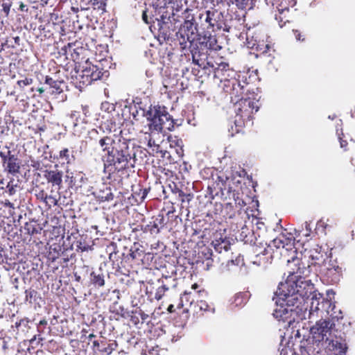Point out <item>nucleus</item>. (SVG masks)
Masks as SVG:
<instances>
[{
    "instance_id": "nucleus-1",
    "label": "nucleus",
    "mask_w": 355,
    "mask_h": 355,
    "mask_svg": "<svg viewBox=\"0 0 355 355\" xmlns=\"http://www.w3.org/2000/svg\"><path fill=\"white\" fill-rule=\"evenodd\" d=\"M110 130V125H107ZM98 144L105 153L104 171L108 174L107 179H114V174L130 168H134L137 158L135 144L131 140L123 137L122 131L119 134L103 135L100 137Z\"/></svg>"
},
{
    "instance_id": "nucleus-2",
    "label": "nucleus",
    "mask_w": 355,
    "mask_h": 355,
    "mask_svg": "<svg viewBox=\"0 0 355 355\" xmlns=\"http://www.w3.org/2000/svg\"><path fill=\"white\" fill-rule=\"evenodd\" d=\"M288 273L286 280L279 283L275 292L276 295L287 300L296 302L298 297H307L311 292V285L304 279L310 274L309 267H306L302 259L293 257L292 260H287Z\"/></svg>"
},
{
    "instance_id": "nucleus-3",
    "label": "nucleus",
    "mask_w": 355,
    "mask_h": 355,
    "mask_svg": "<svg viewBox=\"0 0 355 355\" xmlns=\"http://www.w3.org/2000/svg\"><path fill=\"white\" fill-rule=\"evenodd\" d=\"M214 78L220 80L223 92L230 96L232 103L249 97L250 84L245 81L243 74L230 68L228 63L221 62L214 69Z\"/></svg>"
},
{
    "instance_id": "nucleus-4",
    "label": "nucleus",
    "mask_w": 355,
    "mask_h": 355,
    "mask_svg": "<svg viewBox=\"0 0 355 355\" xmlns=\"http://www.w3.org/2000/svg\"><path fill=\"white\" fill-rule=\"evenodd\" d=\"M234 104L235 105L236 112L234 121L235 130L233 129V126L231 128L232 132L234 131L236 133H239L242 131L245 126L253 125V115L259 110V107L257 105L258 101L250 96Z\"/></svg>"
},
{
    "instance_id": "nucleus-5",
    "label": "nucleus",
    "mask_w": 355,
    "mask_h": 355,
    "mask_svg": "<svg viewBox=\"0 0 355 355\" xmlns=\"http://www.w3.org/2000/svg\"><path fill=\"white\" fill-rule=\"evenodd\" d=\"M144 116L148 121H150V129L151 130L162 132L173 131L175 129L176 123L164 105H150L145 112Z\"/></svg>"
},
{
    "instance_id": "nucleus-6",
    "label": "nucleus",
    "mask_w": 355,
    "mask_h": 355,
    "mask_svg": "<svg viewBox=\"0 0 355 355\" xmlns=\"http://www.w3.org/2000/svg\"><path fill=\"white\" fill-rule=\"evenodd\" d=\"M198 18L200 26L206 29L205 31L216 32L224 29L225 26L223 12L217 9L211 8L202 11Z\"/></svg>"
},
{
    "instance_id": "nucleus-7",
    "label": "nucleus",
    "mask_w": 355,
    "mask_h": 355,
    "mask_svg": "<svg viewBox=\"0 0 355 355\" xmlns=\"http://www.w3.org/2000/svg\"><path fill=\"white\" fill-rule=\"evenodd\" d=\"M315 273L319 274L324 284L333 285L340 282L343 270L336 260L329 259L328 262L323 265L321 268H316Z\"/></svg>"
},
{
    "instance_id": "nucleus-8",
    "label": "nucleus",
    "mask_w": 355,
    "mask_h": 355,
    "mask_svg": "<svg viewBox=\"0 0 355 355\" xmlns=\"http://www.w3.org/2000/svg\"><path fill=\"white\" fill-rule=\"evenodd\" d=\"M103 75V69L87 60L83 66L80 73L76 76V84L79 87L88 86L94 81L100 80Z\"/></svg>"
},
{
    "instance_id": "nucleus-9",
    "label": "nucleus",
    "mask_w": 355,
    "mask_h": 355,
    "mask_svg": "<svg viewBox=\"0 0 355 355\" xmlns=\"http://www.w3.org/2000/svg\"><path fill=\"white\" fill-rule=\"evenodd\" d=\"M89 343H92V349L95 355H110L118 347L116 341L103 336L97 337L94 334L88 336Z\"/></svg>"
},
{
    "instance_id": "nucleus-10",
    "label": "nucleus",
    "mask_w": 355,
    "mask_h": 355,
    "mask_svg": "<svg viewBox=\"0 0 355 355\" xmlns=\"http://www.w3.org/2000/svg\"><path fill=\"white\" fill-rule=\"evenodd\" d=\"M307 254L309 259L311 260L309 263L306 264V262H309V261L306 260V254L304 255V258L302 257L301 259L305 262L306 267H309L310 272L314 268L315 272H316V268H321L329 261L327 252L322 250V248L318 245L310 249Z\"/></svg>"
},
{
    "instance_id": "nucleus-11",
    "label": "nucleus",
    "mask_w": 355,
    "mask_h": 355,
    "mask_svg": "<svg viewBox=\"0 0 355 355\" xmlns=\"http://www.w3.org/2000/svg\"><path fill=\"white\" fill-rule=\"evenodd\" d=\"M198 36H199L198 23H183L177 33V37L182 50L186 49L187 42L192 45Z\"/></svg>"
},
{
    "instance_id": "nucleus-12",
    "label": "nucleus",
    "mask_w": 355,
    "mask_h": 355,
    "mask_svg": "<svg viewBox=\"0 0 355 355\" xmlns=\"http://www.w3.org/2000/svg\"><path fill=\"white\" fill-rule=\"evenodd\" d=\"M325 343L327 348L336 355H345L347 352L346 336L342 331L334 330L331 336L327 337Z\"/></svg>"
},
{
    "instance_id": "nucleus-13",
    "label": "nucleus",
    "mask_w": 355,
    "mask_h": 355,
    "mask_svg": "<svg viewBox=\"0 0 355 355\" xmlns=\"http://www.w3.org/2000/svg\"><path fill=\"white\" fill-rule=\"evenodd\" d=\"M335 324L330 320L321 319L316 322L315 324L311 328V334L313 340L315 343H320L326 340L327 337L331 336L334 333Z\"/></svg>"
},
{
    "instance_id": "nucleus-14",
    "label": "nucleus",
    "mask_w": 355,
    "mask_h": 355,
    "mask_svg": "<svg viewBox=\"0 0 355 355\" xmlns=\"http://www.w3.org/2000/svg\"><path fill=\"white\" fill-rule=\"evenodd\" d=\"M1 164L5 172L13 175L20 171V160L17 155L12 153L9 147L6 146L3 150L0 151Z\"/></svg>"
},
{
    "instance_id": "nucleus-15",
    "label": "nucleus",
    "mask_w": 355,
    "mask_h": 355,
    "mask_svg": "<svg viewBox=\"0 0 355 355\" xmlns=\"http://www.w3.org/2000/svg\"><path fill=\"white\" fill-rule=\"evenodd\" d=\"M279 300L282 301V302L279 304L277 302V308L274 310L272 315L279 321H283L288 324H291L295 320L293 317V309L292 307L295 305V302L294 301H291L288 303L287 300H284L280 297H279Z\"/></svg>"
},
{
    "instance_id": "nucleus-16",
    "label": "nucleus",
    "mask_w": 355,
    "mask_h": 355,
    "mask_svg": "<svg viewBox=\"0 0 355 355\" xmlns=\"http://www.w3.org/2000/svg\"><path fill=\"white\" fill-rule=\"evenodd\" d=\"M272 247L277 249H285L286 251L291 252L293 255L289 259L292 260L293 257H297V250L295 248V239L293 237H287L284 234H281L278 237L275 238L272 241L271 244L268 245V248Z\"/></svg>"
},
{
    "instance_id": "nucleus-17",
    "label": "nucleus",
    "mask_w": 355,
    "mask_h": 355,
    "mask_svg": "<svg viewBox=\"0 0 355 355\" xmlns=\"http://www.w3.org/2000/svg\"><path fill=\"white\" fill-rule=\"evenodd\" d=\"M211 245L215 250L219 253H221L223 250L227 252L230 250L231 244L229 238L226 235L225 230H223V232L220 230L216 231L213 234Z\"/></svg>"
},
{
    "instance_id": "nucleus-18",
    "label": "nucleus",
    "mask_w": 355,
    "mask_h": 355,
    "mask_svg": "<svg viewBox=\"0 0 355 355\" xmlns=\"http://www.w3.org/2000/svg\"><path fill=\"white\" fill-rule=\"evenodd\" d=\"M166 225L164 216L162 214L153 218V220L146 225H140V230L144 232H150L151 234H158Z\"/></svg>"
},
{
    "instance_id": "nucleus-19",
    "label": "nucleus",
    "mask_w": 355,
    "mask_h": 355,
    "mask_svg": "<svg viewBox=\"0 0 355 355\" xmlns=\"http://www.w3.org/2000/svg\"><path fill=\"white\" fill-rule=\"evenodd\" d=\"M58 165H55V169L44 171L43 176L46 182L52 187H58L60 189L62 184L63 172L57 168Z\"/></svg>"
},
{
    "instance_id": "nucleus-20",
    "label": "nucleus",
    "mask_w": 355,
    "mask_h": 355,
    "mask_svg": "<svg viewBox=\"0 0 355 355\" xmlns=\"http://www.w3.org/2000/svg\"><path fill=\"white\" fill-rule=\"evenodd\" d=\"M196 46H193V44L190 46L192 60L194 64L202 67L204 65L205 60L207 58V49H202V46L199 48L196 44Z\"/></svg>"
},
{
    "instance_id": "nucleus-21",
    "label": "nucleus",
    "mask_w": 355,
    "mask_h": 355,
    "mask_svg": "<svg viewBox=\"0 0 355 355\" xmlns=\"http://www.w3.org/2000/svg\"><path fill=\"white\" fill-rule=\"evenodd\" d=\"M211 33V31H204L202 33V41L200 42V45L205 44V47L210 50L219 51L221 46L218 43L216 35H212Z\"/></svg>"
},
{
    "instance_id": "nucleus-22",
    "label": "nucleus",
    "mask_w": 355,
    "mask_h": 355,
    "mask_svg": "<svg viewBox=\"0 0 355 355\" xmlns=\"http://www.w3.org/2000/svg\"><path fill=\"white\" fill-rule=\"evenodd\" d=\"M271 248L267 247V248H264V250L260 252L257 254L252 260V263L258 266H266L268 263L271 262L272 259V255L270 252Z\"/></svg>"
},
{
    "instance_id": "nucleus-23",
    "label": "nucleus",
    "mask_w": 355,
    "mask_h": 355,
    "mask_svg": "<svg viewBox=\"0 0 355 355\" xmlns=\"http://www.w3.org/2000/svg\"><path fill=\"white\" fill-rule=\"evenodd\" d=\"M76 42H69L67 45L64 46L61 51H62V54L67 56L68 54L70 53L71 58L77 63L80 62V52L79 50L82 51L83 48H74Z\"/></svg>"
},
{
    "instance_id": "nucleus-24",
    "label": "nucleus",
    "mask_w": 355,
    "mask_h": 355,
    "mask_svg": "<svg viewBox=\"0 0 355 355\" xmlns=\"http://www.w3.org/2000/svg\"><path fill=\"white\" fill-rule=\"evenodd\" d=\"M55 159L59 161L61 165H71L75 160V156L70 153L69 150L67 148H64L60 150L58 155L54 157Z\"/></svg>"
},
{
    "instance_id": "nucleus-25",
    "label": "nucleus",
    "mask_w": 355,
    "mask_h": 355,
    "mask_svg": "<svg viewBox=\"0 0 355 355\" xmlns=\"http://www.w3.org/2000/svg\"><path fill=\"white\" fill-rule=\"evenodd\" d=\"M145 254L144 247L138 242H135L130 249L129 257L135 261H142Z\"/></svg>"
},
{
    "instance_id": "nucleus-26",
    "label": "nucleus",
    "mask_w": 355,
    "mask_h": 355,
    "mask_svg": "<svg viewBox=\"0 0 355 355\" xmlns=\"http://www.w3.org/2000/svg\"><path fill=\"white\" fill-rule=\"evenodd\" d=\"M150 188H143L140 184L133 186L132 189V196L137 202H142L148 195Z\"/></svg>"
},
{
    "instance_id": "nucleus-27",
    "label": "nucleus",
    "mask_w": 355,
    "mask_h": 355,
    "mask_svg": "<svg viewBox=\"0 0 355 355\" xmlns=\"http://www.w3.org/2000/svg\"><path fill=\"white\" fill-rule=\"evenodd\" d=\"M45 83L49 85L52 89V93L59 94L63 92L62 85L64 84L63 80H53L51 77L46 76Z\"/></svg>"
},
{
    "instance_id": "nucleus-28",
    "label": "nucleus",
    "mask_w": 355,
    "mask_h": 355,
    "mask_svg": "<svg viewBox=\"0 0 355 355\" xmlns=\"http://www.w3.org/2000/svg\"><path fill=\"white\" fill-rule=\"evenodd\" d=\"M63 248L59 243H53L49 247L47 258L51 261H55L63 253Z\"/></svg>"
},
{
    "instance_id": "nucleus-29",
    "label": "nucleus",
    "mask_w": 355,
    "mask_h": 355,
    "mask_svg": "<svg viewBox=\"0 0 355 355\" xmlns=\"http://www.w3.org/2000/svg\"><path fill=\"white\" fill-rule=\"evenodd\" d=\"M275 19L278 21L279 25L281 28L284 26L286 23H289L291 19V15H290V9L285 8L282 10H279V14L276 15Z\"/></svg>"
},
{
    "instance_id": "nucleus-30",
    "label": "nucleus",
    "mask_w": 355,
    "mask_h": 355,
    "mask_svg": "<svg viewBox=\"0 0 355 355\" xmlns=\"http://www.w3.org/2000/svg\"><path fill=\"white\" fill-rule=\"evenodd\" d=\"M226 1L227 4H235L239 10H250L254 6L253 0H223Z\"/></svg>"
},
{
    "instance_id": "nucleus-31",
    "label": "nucleus",
    "mask_w": 355,
    "mask_h": 355,
    "mask_svg": "<svg viewBox=\"0 0 355 355\" xmlns=\"http://www.w3.org/2000/svg\"><path fill=\"white\" fill-rule=\"evenodd\" d=\"M24 230L25 231V234L32 236L40 234L41 232L42 227H40L39 224L35 221L32 220L25 223Z\"/></svg>"
},
{
    "instance_id": "nucleus-32",
    "label": "nucleus",
    "mask_w": 355,
    "mask_h": 355,
    "mask_svg": "<svg viewBox=\"0 0 355 355\" xmlns=\"http://www.w3.org/2000/svg\"><path fill=\"white\" fill-rule=\"evenodd\" d=\"M248 298V295L245 293H236L232 304L235 307H243L247 303Z\"/></svg>"
},
{
    "instance_id": "nucleus-33",
    "label": "nucleus",
    "mask_w": 355,
    "mask_h": 355,
    "mask_svg": "<svg viewBox=\"0 0 355 355\" xmlns=\"http://www.w3.org/2000/svg\"><path fill=\"white\" fill-rule=\"evenodd\" d=\"M91 282L96 287H102L105 285L104 275L102 273L91 272Z\"/></svg>"
},
{
    "instance_id": "nucleus-34",
    "label": "nucleus",
    "mask_w": 355,
    "mask_h": 355,
    "mask_svg": "<svg viewBox=\"0 0 355 355\" xmlns=\"http://www.w3.org/2000/svg\"><path fill=\"white\" fill-rule=\"evenodd\" d=\"M236 207L232 202H227L224 205L223 211L225 216L229 218H232L236 216Z\"/></svg>"
},
{
    "instance_id": "nucleus-35",
    "label": "nucleus",
    "mask_w": 355,
    "mask_h": 355,
    "mask_svg": "<svg viewBox=\"0 0 355 355\" xmlns=\"http://www.w3.org/2000/svg\"><path fill=\"white\" fill-rule=\"evenodd\" d=\"M194 10L187 8L182 12V18L184 19L183 23H196L195 21V14L193 12Z\"/></svg>"
},
{
    "instance_id": "nucleus-36",
    "label": "nucleus",
    "mask_w": 355,
    "mask_h": 355,
    "mask_svg": "<svg viewBox=\"0 0 355 355\" xmlns=\"http://www.w3.org/2000/svg\"><path fill=\"white\" fill-rule=\"evenodd\" d=\"M168 287L166 284H162L159 287H158L156 290L155 298L159 301L160 300L163 296L165 295V293L168 291Z\"/></svg>"
},
{
    "instance_id": "nucleus-37",
    "label": "nucleus",
    "mask_w": 355,
    "mask_h": 355,
    "mask_svg": "<svg viewBox=\"0 0 355 355\" xmlns=\"http://www.w3.org/2000/svg\"><path fill=\"white\" fill-rule=\"evenodd\" d=\"M14 179L11 178L6 185L7 191L10 196L14 195L17 191V184H14Z\"/></svg>"
},
{
    "instance_id": "nucleus-38",
    "label": "nucleus",
    "mask_w": 355,
    "mask_h": 355,
    "mask_svg": "<svg viewBox=\"0 0 355 355\" xmlns=\"http://www.w3.org/2000/svg\"><path fill=\"white\" fill-rule=\"evenodd\" d=\"M37 292L33 289H28L25 291V299L26 302L32 304L33 298L35 297Z\"/></svg>"
},
{
    "instance_id": "nucleus-39",
    "label": "nucleus",
    "mask_w": 355,
    "mask_h": 355,
    "mask_svg": "<svg viewBox=\"0 0 355 355\" xmlns=\"http://www.w3.org/2000/svg\"><path fill=\"white\" fill-rule=\"evenodd\" d=\"M35 196L37 200L44 202L46 200L47 194L42 189H37L35 190Z\"/></svg>"
},
{
    "instance_id": "nucleus-40",
    "label": "nucleus",
    "mask_w": 355,
    "mask_h": 355,
    "mask_svg": "<svg viewBox=\"0 0 355 355\" xmlns=\"http://www.w3.org/2000/svg\"><path fill=\"white\" fill-rule=\"evenodd\" d=\"M58 200L55 198V196H46V200H44V203H45L46 206H47L49 208H51V207L56 206L58 205Z\"/></svg>"
},
{
    "instance_id": "nucleus-41",
    "label": "nucleus",
    "mask_w": 355,
    "mask_h": 355,
    "mask_svg": "<svg viewBox=\"0 0 355 355\" xmlns=\"http://www.w3.org/2000/svg\"><path fill=\"white\" fill-rule=\"evenodd\" d=\"M234 200L236 208H239V210L237 211L238 212H240L242 208L246 205L245 202L238 196L236 197L235 194H234Z\"/></svg>"
},
{
    "instance_id": "nucleus-42",
    "label": "nucleus",
    "mask_w": 355,
    "mask_h": 355,
    "mask_svg": "<svg viewBox=\"0 0 355 355\" xmlns=\"http://www.w3.org/2000/svg\"><path fill=\"white\" fill-rule=\"evenodd\" d=\"M33 80L31 78H26L24 80H19L17 81V85L21 87L24 88L25 86L30 85L33 83Z\"/></svg>"
},
{
    "instance_id": "nucleus-43",
    "label": "nucleus",
    "mask_w": 355,
    "mask_h": 355,
    "mask_svg": "<svg viewBox=\"0 0 355 355\" xmlns=\"http://www.w3.org/2000/svg\"><path fill=\"white\" fill-rule=\"evenodd\" d=\"M179 198L180 199V201H181L182 204H184L185 202H187V204H189V202L193 198V194H191V193H185L184 192V196H179Z\"/></svg>"
},
{
    "instance_id": "nucleus-44",
    "label": "nucleus",
    "mask_w": 355,
    "mask_h": 355,
    "mask_svg": "<svg viewBox=\"0 0 355 355\" xmlns=\"http://www.w3.org/2000/svg\"><path fill=\"white\" fill-rule=\"evenodd\" d=\"M11 6V2H3L2 3V11L4 12L6 17L9 15Z\"/></svg>"
},
{
    "instance_id": "nucleus-45",
    "label": "nucleus",
    "mask_w": 355,
    "mask_h": 355,
    "mask_svg": "<svg viewBox=\"0 0 355 355\" xmlns=\"http://www.w3.org/2000/svg\"><path fill=\"white\" fill-rule=\"evenodd\" d=\"M344 138H345V135L343 132L341 134H338V139L340 141V147L342 148H344L345 150H346L347 146V141Z\"/></svg>"
},
{
    "instance_id": "nucleus-46",
    "label": "nucleus",
    "mask_w": 355,
    "mask_h": 355,
    "mask_svg": "<svg viewBox=\"0 0 355 355\" xmlns=\"http://www.w3.org/2000/svg\"><path fill=\"white\" fill-rule=\"evenodd\" d=\"M306 232L304 234V236H310L312 232L311 222L306 221L304 224Z\"/></svg>"
},
{
    "instance_id": "nucleus-47",
    "label": "nucleus",
    "mask_w": 355,
    "mask_h": 355,
    "mask_svg": "<svg viewBox=\"0 0 355 355\" xmlns=\"http://www.w3.org/2000/svg\"><path fill=\"white\" fill-rule=\"evenodd\" d=\"M170 187L171 188L172 192L178 194V197L184 196V191L178 188L175 183H173V187H172L171 185H170Z\"/></svg>"
},
{
    "instance_id": "nucleus-48",
    "label": "nucleus",
    "mask_w": 355,
    "mask_h": 355,
    "mask_svg": "<svg viewBox=\"0 0 355 355\" xmlns=\"http://www.w3.org/2000/svg\"><path fill=\"white\" fill-rule=\"evenodd\" d=\"M295 39L298 41L304 42L305 40L304 35L299 30H293Z\"/></svg>"
},
{
    "instance_id": "nucleus-49",
    "label": "nucleus",
    "mask_w": 355,
    "mask_h": 355,
    "mask_svg": "<svg viewBox=\"0 0 355 355\" xmlns=\"http://www.w3.org/2000/svg\"><path fill=\"white\" fill-rule=\"evenodd\" d=\"M130 321L135 325H137L139 322V316L136 314V311L132 312V315L130 316Z\"/></svg>"
},
{
    "instance_id": "nucleus-50",
    "label": "nucleus",
    "mask_w": 355,
    "mask_h": 355,
    "mask_svg": "<svg viewBox=\"0 0 355 355\" xmlns=\"http://www.w3.org/2000/svg\"><path fill=\"white\" fill-rule=\"evenodd\" d=\"M136 314H138L139 318L142 320V323L146 322V320L148 318V315L145 313L142 310L136 311Z\"/></svg>"
},
{
    "instance_id": "nucleus-51",
    "label": "nucleus",
    "mask_w": 355,
    "mask_h": 355,
    "mask_svg": "<svg viewBox=\"0 0 355 355\" xmlns=\"http://www.w3.org/2000/svg\"><path fill=\"white\" fill-rule=\"evenodd\" d=\"M272 51L273 53L275 51V49L269 44H266V50H264L263 51V55H266L267 53H268V55L269 56H272V58H274L273 55L271 54L270 51Z\"/></svg>"
},
{
    "instance_id": "nucleus-52",
    "label": "nucleus",
    "mask_w": 355,
    "mask_h": 355,
    "mask_svg": "<svg viewBox=\"0 0 355 355\" xmlns=\"http://www.w3.org/2000/svg\"><path fill=\"white\" fill-rule=\"evenodd\" d=\"M77 248L81 250V252L87 251L89 249V245H83L82 242H78Z\"/></svg>"
},
{
    "instance_id": "nucleus-53",
    "label": "nucleus",
    "mask_w": 355,
    "mask_h": 355,
    "mask_svg": "<svg viewBox=\"0 0 355 355\" xmlns=\"http://www.w3.org/2000/svg\"><path fill=\"white\" fill-rule=\"evenodd\" d=\"M142 19L147 24H149L150 23V21L148 20V15H147V10H144L143 11Z\"/></svg>"
},
{
    "instance_id": "nucleus-54",
    "label": "nucleus",
    "mask_w": 355,
    "mask_h": 355,
    "mask_svg": "<svg viewBox=\"0 0 355 355\" xmlns=\"http://www.w3.org/2000/svg\"><path fill=\"white\" fill-rule=\"evenodd\" d=\"M47 325V320L46 319H42L40 321L38 326H37V330L40 333L42 332V331L40 329V326H46Z\"/></svg>"
},
{
    "instance_id": "nucleus-55",
    "label": "nucleus",
    "mask_w": 355,
    "mask_h": 355,
    "mask_svg": "<svg viewBox=\"0 0 355 355\" xmlns=\"http://www.w3.org/2000/svg\"><path fill=\"white\" fill-rule=\"evenodd\" d=\"M37 336H38V340H39L37 341V343H40V341H42V340H44V338H42V337H40V334H38V335H37ZM36 340H37V336L35 335V336H33V338L30 340L31 344L33 345V344H34V343L36 341Z\"/></svg>"
},
{
    "instance_id": "nucleus-56",
    "label": "nucleus",
    "mask_w": 355,
    "mask_h": 355,
    "mask_svg": "<svg viewBox=\"0 0 355 355\" xmlns=\"http://www.w3.org/2000/svg\"><path fill=\"white\" fill-rule=\"evenodd\" d=\"M4 205L7 207L14 208L13 203H12L10 200H6L4 202Z\"/></svg>"
},
{
    "instance_id": "nucleus-57",
    "label": "nucleus",
    "mask_w": 355,
    "mask_h": 355,
    "mask_svg": "<svg viewBox=\"0 0 355 355\" xmlns=\"http://www.w3.org/2000/svg\"><path fill=\"white\" fill-rule=\"evenodd\" d=\"M167 311L169 312V313H173L175 311V309L174 307V305L173 304H170L167 309Z\"/></svg>"
},
{
    "instance_id": "nucleus-58",
    "label": "nucleus",
    "mask_w": 355,
    "mask_h": 355,
    "mask_svg": "<svg viewBox=\"0 0 355 355\" xmlns=\"http://www.w3.org/2000/svg\"><path fill=\"white\" fill-rule=\"evenodd\" d=\"M26 7V6L25 4H24V3L21 2L20 5H19V10L21 11H27L28 9H25Z\"/></svg>"
},
{
    "instance_id": "nucleus-59",
    "label": "nucleus",
    "mask_w": 355,
    "mask_h": 355,
    "mask_svg": "<svg viewBox=\"0 0 355 355\" xmlns=\"http://www.w3.org/2000/svg\"><path fill=\"white\" fill-rule=\"evenodd\" d=\"M148 146L149 147H152V146H155V141H154V140H153L151 138H150V139H148Z\"/></svg>"
},
{
    "instance_id": "nucleus-60",
    "label": "nucleus",
    "mask_w": 355,
    "mask_h": 355,
    "mask_svg": "<svg viewBox=\"0 0 355 355\" xmlns=\"http://www.w3.org/2000/svg\"><path fill=\"white\" fill-rule=\"evenodd\" d=\"M13 39L15 40V44L19 46L20 44V38H19V36H16V37H14Z\"/></svg>"
},
{
    "instance_id": "nucleus-61",
    "label": "nucleus",
    "mask_w": 355,
    "mask_h": 355,
    "mask_svg": "<svg viewBox=\"0 0 355 355\" xmlns=\"http://www.w3.org/2000/svg\"><path fill=\"white\" fill-rule=\"evenodd\" d=\"M177 309L179 310L183 309L182 297L180 298V302L178 303Z\"/></svg>"
},
{
    "instance_id": "nucleus-62",
    "label": "nucleus",
    "mask_w": 355,
    "mask_h": 355,
    "mask_svg": "<svg viewBox=\"0 0 355 355\" xmlns=\"http://www.w3.org/2000/svg\"><path fill=\"white\" fill-rule=\"evenodd\" d=\"M26 322V323H28V320L27 319H23V320H21L19 321V322H16V326H17V327H18V326L21 325V323H23V322Z\"/></svg>"
},
{
    "instance_id": "nucleus-63",
    "label": "nucleus",
    "mask_w": 355,
    "mask_h": 355,
    "mask_svg": "<svg viewBox=\"0 0 355 355\" xmlns=\"http://www.w3.org/2000/svg\"><path fill=\"white\" fill-rule=\"evenodd\" d=\"M40 94L44 92V89L43 87H39L36 89Z\"/></svg>"
},
{
    "instance_id": "nucleus-64",
    "label": "nucleus",
    "mask_w": 355,
    "mask_h": 355,
    "mask_svg": "<svg viewBox=\"0 0 355 355\" xmlns=\"http://www.w3.org/2000/svg\"><path fill=\"white\" fill-rule=\"evenodd\" d=\"M324 223L320 220V221H319V222L317 223V226H318V227H319V226H323V225H324Z\"/></svg>"
}]
</instances>
